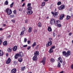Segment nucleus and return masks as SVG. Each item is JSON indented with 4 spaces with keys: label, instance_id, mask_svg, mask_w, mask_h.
I'll return each instance as SVG.
<instances>
[{
    "label": "nucleus",
    "instance_id": "nucleus-36",
    "mask_svg": "<svg viewBox=\"0 0 73 73\" xmlns=\"http://www.w3.org/2000/svg\"><path fill=\"white\" fill-rule=\"evenodd\" d=\"M57 4L58 5H61V2L60 1L58 2Z\"/></svg>",
    "mask_w": 73,
    "mask_h": 73
},
{
    "label": "nucleus",
    "instance_id": "nucleus-29",
    "mask_svg": "<svg viewBox=\"0 0 73 73\" xmlns=\"http://www.w3.org/2000/svg\"><path fill=\"white\" fill-rule=\"evenodd\" d=\"M18 61H19V62H21L23 61L22 58H19L18 59Z\"/></svg>",
    "mask_w": 73,
    "mask_h": 73
},
{
    "label": "nucleus",
    "instance_id": "nucleus-1",
    "mask_svg": "<svg viewBox=\"0 0 73 73\" xmlns=\"http://www.w3.org/2000/svg\"><path fill=\"white\" fill-rule=\"evenodd\" d=\"M62 54L64 56L66 57H68L71 54V52L70 50L68 51L67 52L65 51H63L62 52Z\"/></svg>",
    "mask_w": 73,
    "mask_h": 73
},
{
    "label": "nucleus",
    "instance_id": "nucleus-3",
    "mask_svg": "<svg viewBox=\"0 0 73 73\" xmlns=\"http://www.w3.org/2000/svg\"><path fill=\"white\" fill-rule=\"evenodd\" d=\"M55 25L57 26L58 27L60 28L61 27L62 25L60 24V21L58 20H56L55 23Z\"/></svg>",
    "mask_w": 73,
    "mask_h": 73
},
{
    "label": "nucleus",
    "instance_id": "nucleus-10",
    "mask_svg": "<svg viewBox=\"0 0 73 73\" xmlns=\"http://www.w3.org/2000/svg\"><path fill=\"white\" fill-rule=\"evenodd\" d=\"M39 55V52L38 51H36L34 53V55L35 56H37Z\"/></svg>",
    "mask_w": 73,
    "mask_h": 73
},
{
    "label": "nucleus",
    "instance_id": "nucleus-63",
    "mask_svg": "<svg viewBox=\"0 0 73 73\" xmlns=\"http://www.w3.org/2000/svg\"><path fill=\"white\" fill-rule=\"evenodd\" d=\"M64 73V71H62L60 72V73Z\"/></svg>",
    "mask_w": 73,
    "mask_h": 73
},
{
    "label": "nucleus",
    "instance_id": "nucleus-57",
    "mask_svg": "<svg viewBox=\"0 0 73 73\" xmlns=\"http://www.w3.org/2000/svg\"><path fill=\"white\" fill-rule=\"evenodd\" d=\"M72 35V33H70L69 34V36H71V35Z\"/></svg>",
    "mask_w": 73,
    "mask_h": 73
},
{
    "label": "nucleus",
    "instance_id": "nucleus-52",
    "mask_svg": "<svg viewBox=\"0 0 73 73\" xmlns=\"http://www.w3.org/2000/svg\"><path fill=\"white\" fill-rule=\"evenodd\" d=\"M25 5V3H24L22 5V7H24Z\"/></svg>",
    "mask_w": 73,
    "mask_h": 73
},
{
    "label": "nucleus",
    "instance_id": "nucleus-7",
    "mask_svg": "<svg viewBox=\"0 0 73 73\" xmlns=\"http://www.w3.org/2000/svg\"><path fill=\"white\" fill-rule=\"evenodd\" d=\"M11 58H8L6 62V63L7 64H9L11 63Z\"/></svg>",
    "mask_w": 73,
    "mask_h": 73
},
{
    "label": "nucleus",
    "instance_id": "nucleus-25",
    "mask_svg": "<svg viewBox=\"0 0 73 73\" xmlns=\"http://www.w3.org/2000/svg\"><path fill=\"white\" fill-rule=\"evenodd\" d=\"M38 26L40 27H42V24L40 22H39L38 24Z\"/></svg>",
    "mask_w": 73,
    "mask_h": 73
},
{
    "label": "nucleus",
    "instance_id": "nucleus-8",
    "mask_svg": "<svg viewBox=\"0 0 73 73\" xmlns=\"http://www.w3.org/2000/svg\"><path fill=\"white\" fill-rule=\"evenodd\" d=\"M46 58L45 57H44L43 59V60H42L40 62H42L43 65H45V64Z\"/></svg>",
    "mask_w": 73,
    "mask_h": 73
},
{
    "label": "nucleus",
    "instance_id": "nucleus-27",
    "mask_svg": "<svg viewBox=\"0 0 73 73\" xmlns=\"http://www.w3.org/2000/svg\"><path fill=\"white\" fill-rule=\"evenodd\" d=\"M32 9V7H28L27 8V11H31Z\"/></svg>",
    "mask_w": 73,
    "mask_h": 73
},
{
    "label": "nucleus",
    "instance_id": "nucleus-39",
    "mask_svg": "<svg viewBox=\"0 0 73 73\" xmlns=\"http://www.w3.org/2000/svg\"><path fill=\"white\" fill-rule=\"evenodd\" d=\"M22 30L24 32L25 31H26V29L25 27H23L22 28Z\"/></svg>",
    "mask_w": 73,
    "mask_h": 73
},
{
    "label": "nucleus",
    "instance_id": "nucleus-9",
    "mask_svg": "<svg viewBox=\"0 0 73 73\" xmlns=\"http://www.w3.org/2000/svg\"><path fill=\"white\" fill-rule=\"evenodd\" d=\"M27 15H32L33 13V11L32 10L28 11L27 12Z\"/></svg>",
    "mask_w": 73,
    "mask_h": 73
},
{
    "label": "nucleus",
    "instance_id": "nucleus-59",
    "mask_svg": "<svg viewBox=\"0 0 73 73\" xmlns=\"http://www.w3.org/2000/svg\"><path fill=\"white\" fill-rule=\"evenodd\" d=\"M19 11H23V9H19Z\"/></svg>",
    "mask_w": 73,
    "mask_h": 73
},
{
    "label": "nucleus",
    "instance_id": "nucleus-37",
    "mask_svg": "<svg viewBox=\"0 0 73 73\" xmlns=\"http://www.w3.org/2000/svg\"><path fill=\"white\" fill-rule=\"evenodd\" d=\"M28 7H31V3H29L27 4Z\"/></svg>",
    "mask_w": 73,
    "mask_h": 73
},
{
    "label": "nucleus",
    "instance_id": "nucleus-12",
    "mask_svg": "<svg viewBox=\"0 0 73 73\" xmlns=\"http://www.w3.org/2000/svg\"><path fill=\"white\" fill-rule=\"evenodd\" d=\"M64 14H61L60 17V18H59L60 20H63V19L64 17Z\"/></svg>",
    "mask_w": 73,
    "mask_h": 73
},
{
    "label": "nucleus",
    "instance_id": "nucleus-33",
    "mask_svg": "<svg viewBox=\"0 0 73 73\" xmlns=\"http://www.w3.org/2000/svg\"><path fill=\"white\" fill-rule=\"evenodd\" d=\"M13 12L15 15L17 14V11L16 10H15L14 11H13Z\"/></svg>",
    "mask_w": 73,
    "mask_h": 73
},
{
    "label": "nucleus",
    "instance_id": "nucleus-11",
    "mask_svg": "<svg viewBox=\"0 0 73 73\" xmlns=\"http://www.w3.org/2000/svg\"><path fill=\"white\" fill-rule=\"evenodd\" d=\"M37 59H38V58H37V56H35L33 58V60L35 61H37Z\"/></svg>",
    "mask_w": 73,
    "mask_h": 73
},
{
    "label": "nucleus",
    "instance_id": "nucleus-54",
    "mask_svg": "<svg viewBox=\"0 0 73 73\" xmlns=\"http://www.w3.org/2000/svg\"><path fill=\"white\" fill-rule=\"evenodd\" d=\"M11 35H9V36H7V37L8 38H11Z\"/></svg>",
    "mask_w": 73,
    "mask_h": 73
},
{
    "label": "nucleus",
    "instance_id": "nucleus-50",
    "mask_svg": "<svg viewBox=\"0 0 73 73\" xmlns=\"http://www.w3.org/2000/svg\"><path fill=\"white\" fill-rule=\"evenodd\" d=\"M71 68L72 69H73V64H72L71 66Z\"/></svg>",
    "mask_w": 73,
    "mask_h": 73
},
{
    "label": "nucleus",
    "instance_id": "nucleus-23",
    "mask_svg": "<svg viewBox=\"0 0 73 73\" xmlns=\"http://www.w3.org/2000/svg\"><path fill=\"white\" fill-rule=\"evenodd\" d=\"M4 54L3 51L1 50H0V56H3Z\"/></svg>",
    "mask_w": 73,
    "mask_h": 73
},
{
    "label": "nucleus",
    "instance_id": "nucleus-61",
    "mask_svg": "<svg viewBox=\"0 0 73 73\" xmlns=\"http://www.w3.org/2000/svg\"><path fill=\"white\" fill-rule=\"evenodd\" d=\"M28 21L27 20H25V23H28Z\"/></svg>",
    "mask_w": 73,
    "mask_h": 73
},
{
    "label": "nucleus",
    "instance_id": "nucleus-64",
    "mask_svg": "<svg viewBox=\"0 0 73 73\" xmlns=\"http://www.w3.org/2000/svg\"><path fill=\"white\" fill-rule=\"evenodd\" d=\"M49 70L50 71H52V68H50L49 69Z\"/></svg>",
    "mask_w": 73,
    "mask_h": 73
},
{
    "label": "nucleus",
    "instance_id": "nucleus-34",
    "mask_svg": "<svg viewBox=\"0 0 73 73\" xmlns=\"http://www.w3.org/2000/svg\"><path fill=\"white\" fill-rule=\"evenodd\" d=\"M24 34V31H22L21 32L20 35L21 36H23V35Z\"/></svg>",
    "mask_w": 73,
    "mask_h": 73
},
{
    "label": "nucleus",
    "instance_id": "nucleus-49",
    "mask_svg": "<svg viewBox=\"0 0 73 73\" xmlns=\"http://www.w3.org/2000/svg\"><path fill=\"white\" fill-rule=\"evenodd\" d=\"M27 43L28 44H31V41L29 40H28L27 41Z\"/></svg>",
    "mask_w": 73,
    "mask_h": 73
},
{
    "label": "nucleus",
    "instance_id": "nucleus-38",
    "mask_svg": "<svg viewBox=\"0 0 73 73\" xmlns=\"http://www.w3.org/2000/svg\"><path fill=\"white\" fill-rule=\"evenodd\" d=\"M49 44L50 45L51 44V45H52V41H48V43H49Z\"/></svg>",
    "mask_w": 73,
    "mask_h": 73
},
{
    "label": "nucleus",
    "instance_id": "nucleus-26",
    "mask_svg": "<svg viewBox=\"0 0 73 73\" xmlns=\"http://www.w3.org/2000/svg\"><path fill=\"white\" fill-rule=\"evenodd\" d=\"M58 64L57 65V67H58V68H60L61 67V64H60V62H58Z\"/></svg>",
    "mask_w": 73,
    "mask_h": 73
},
{
    "label": "nucleus",
    "instance_id": "nucleus-41",
    "mask_svg": "<svg viewBox=\"0 0 73 73\" xmlns=\"http://www.w3.org/2000/svg\"><path fill=\"white\" fill-rule=\"evenodd\" d=\"M5 5H8V1L7 0L5 1Z\"/></svg>",
    "mask_w": 73,
    "mask_h": 73
},
{
    "label": "nucleus",
    "instance_id": "nucleus-4",
    "mask_svg": "<svg viewBox=\"0 0 73 73\" xmlns=\"http://www.w3.org/2000/svg\"><path fill=\"white\" fill-rule=\"evenodd\" d=\"M51 13L54 17L57 18L58 17V12H55L54 13L52 11L51 12Z\"/></svg>",
    "mask_w": 73,
    "mask_h": 73
},
{
    "label": "nucleus",
    "instance_id": "nucleus-62",
    "mask_svg": "<svg viewBox=\"0 0 73 73\" xmlns=\"http://www.w3.org/2000/svg\"><path fill=\"white\" fill-rule=\"evenodd\" d=\"M6 26V25L5 24H4L3 25V27H5Z\"/></svg>",
    "mask_w": 73,
    "mask_h": 73
},
{
    "label": "nucleus",
    "instance_id": "nucleus-15",
    "mask_svg": "<svg viewBox=\"0 0 73 73\" xmlns=\"http://www.w3.org/2000/svg\"><path fill=\"white\" fill-rule=\"evenodd\" d=\"M17 70L16 69L14 68L13 69L11 70V73H16V72Z\"/></svg>",
    "mask_w": 73,
    "mask_h": 73
},
{
    "label": "nucleus",
    "instance_id": "nucleus-6",
    "mask_svg": "<svg viewBox=\"0 0 73 73\" xmlns=\"http://www.w3.org/2000/svg\"><path fill=\"white\" fill-rule=\"evenodd\" d=\"M55 23V20L53 19H52L50 21V25H53Z\"/></svg>",
    "mask_w": 73,
    "mask_h": 73
},
{
    "label": "nucleus",
    "instance_id": "nucleus-44",
    "mask_svg": "<svg viewBox=\"0 0 73 73\" xmlns=\"http://www.w3.org/2000/svg\"><path fill=\"white\" fill-rule=\"evenodd\" d=\"M27 38H24V42H27Z\"/></svg>",
    "mask_w": 73,
    "mask_h": 73
},
{
    "label": "nucleus",
    "instance_id": "nucleus-40",
    "mask_svg": "<svg viewBox=\"0 0 73 73\" xmlns=\"http://www.w3.org/2000/svg\"><path fill=\"white\" fill-rule=\"evenodd\" d=\"M55 46H53L51 47V49H55Z\"/></svg>",
    "mask_w": 73,
    "mask_h": 73
},
{
    "label": "nucleus",
    "instance_id": "nucleus-22",
    "mask_svg": "<svg viewBox=\"0 0 73 73\" xmlns=\"http://www.w3.org/2000/svg\"><path fill=\"white\" fill-rule=\"evenodd\" d=\"M7 41H5L3 42V45L4 46H6V45H7Z\"/></svg>",
    "mask_w": 73,
    "mask_h": 73
},
{
    "label": "nucleus",
    "instance_id": "nucleus-28",
    "mask_svg": "<svg viewBox=\"0 0 73 73\" xmlns=\"http://www.w3.org/2000/svg\"><path fill=\"white\" fill-rule=\"evenodd\" d=\"M49 53H53V50L51 48H50L49 50Z\"/></svg>",
    "mask_w": 73,
    "mask_h": 73
},
{
    "label": "nucleus",
    "instance_id": "nucleus-47",
    "mask_svg": "<svg viewBox=\"0 0 73 73\" xmlns=\"http://www.w3.org/2000/svg\"><path fill=\"white\" fill-rule=\"evenodd\" d=\"M13 63L14 65H16L17 64V62L16 61H14Z\"/></svg>",
    "mask_w": 73,
    "mask_h": 73
},
{
    "label": "nucleus",
    "instance_id": "nucleus-58",
    "mask_svg": "<svg viewBox=\"0 0 73 73\" xmlns=\"http://www.w3.org/2000/svg\"><path fill=\"white\" fill-rule=\"evenodd\" d=\"M8 56H9V54H8V53H7L6 54V56H7V57H8Z\"/></svg>",
    "mask_w": 73,
    "mask_h": 73
},
{
    "label": "nucleus",
    "instance_id": "nucleus-42",
    "mask_svg": "<svg viewBox=\"0 0 73 73\" xmlns=\"http://www.w3.org/2000/svg\"><path fill=\"white\" fill-rule=\"evenodd\" d=\"M25 67H22V70H24V69H25Z\"/></svg>",
    "mask_w": 73,
    "mask_h": 73
},
{
    "label": "nucleus",
    "instance_id": "nucleus-21",
    "mask_svg": "<svg viewBox=\"0 0 73 73\" xmlns=\"http://www.w3.org/2000/svg\"><path fill=\"white\" fill-rule=\"evenodd\" d=\"M55 61V60L53 58H51L50 59V62H51V63H53Z\"/></svg>",
    "mask_w": 73,
    "mask_h": 73
},
{
    "label": "nucleus",
    "instance_id": "nucleus-43",
    "mask_svg": "<svg viewBox=\"0 0 73 73\" xmlns=\"http://www.w3.org/2000/svg\"><path fill=\"white\" fill-rule=\"evenodd\" d=\"M11 21H12V22H13V23H15L16 21L15 20L12 19L11 20Z\"/></svg>",
    "mask_w": 73,
    "mask_h": 73
},
{
    "label": "nucleus",
    "instance_id": "nucleus-16",
    "mask_svg": "<svg viewBox=\"0 0 73 73\" xmlns=\"http://www.w3.org/2000/svg\"><path fill=\"white\" fill-rule=\"evenodd\" d=\"M58 60H59L60 62V63H62V62L63 61V60L62 59V58H61V57H60L58 58Z\"/></svg>",
    "mask_w": 73,
    "mask_h": 73
},
{
    "label": "nucleus",
    "instance_id": "nucleus-53",
    "mask_svg": "<svg viewBox=\"0 0 73 73\" xmlns=\"http://www.w3.org/2000/svg\"><path fill=\"white\" fill-rule=\"evenodd\" d=\"M53 35L54 37L56 36V34L54 33H53Z\"/></svg>",
    "mask_w": 73,
    "mask_h": 73
},
{
    "label": "nucleus",
    "instance_id": "nucleus-51",
    "mask_svg": "<svg viewBox=\"0 0 73 73\" xmlns=\"http://www.w3.org/2000/svg\"><path fill=\"white\" fill-rule=\"evenodd\" d=\"M38 45H37L36 47V49H38Z\"/></svg>",
    "mask_w": 73,
    "mask_h": 73
},
{
    "label": "nucleus",
    "instance_id": "nucleus-46",
    "mask_svg": "<svg viewBox=\"0 0 73 73\" xmlns=\"http://www.w3.org/2000/svg\"><path fill=\"white\" fill-rule=\"evenodd\" d=\"M27 50H30V49H31V46H29L27 48Z\"/></svg>",
    "mask_w": 73,
    "mask_h": 73
},
{
    "label": "nucleus",
    "instance_id": "nucleus-31",
    "mask_svg": "<svg viewBox=\"0 0 73 73\" xmlns=\"http://www.w3.org/2000/svg\"><path fill=\"white\" fill-rule=\"evenodd\" d=\"M14 4V3L13 2L11 3V4H10V8H12L13 7V5Z\"/></svg>",
    "mask_w": 73,
    "mask_h": 73
},
{
    "label": "nucleus",
    "instance_id": "nucleus-32",
    "mask_svg": "<svg viewBox=\"0 0 73 73\" xmlns=\"http://www.w3.org/2000/svg\"><path fill=\"white\" fill-rule=\"evenodd\" d=\"M69 19H70V16L68 15L67 16L66 19H67V20H69Z\"/></svg>",
    "mask_w": 73,
    "mask_h": 73
},
{
    "label": "nucleus",
    "instance_id": "nucleus-19",
    "mask_svg": "<svg viewBox=\"0 0 73 73\" xmlns=\"http://www.w3.org/2000/svg\"><path fill=\"white\" fill-rule=\"evenodd\" d=\"M47 30L49 32H52V28L50 26H49L48 27Z\"/></svg>",
    "mask_w": 73,
    "mask_h": 73
},
{
    "label": "nucleus",
    "instance_id": "nucleus-5",
    "mask_svg": "<svg viewBox=\"0 0 73 73\" xmlns=\"http://www.w3.org/2000/svg\"><path fill=\"white\" fill-rule=\"evenodd\" d=\"M65 5H62L59 6L58 8V9H59V10H62L65 9Z\"/></svg>",
    "mask_w": 73,
    "mask_h": 73
},
{
    "label": "nucleus",
    "instance_id": "nucleus-35",
    "mask_svg": "<svg viewBox=\"0 0 73 73\" xmlns=\"http://www.w3.org/2000/svg\"><path fill=\"white\" fill-rule=\"evenodd\" d=\"M51 44H49V42L48 43H47V44H46V46L47 47H49V46H51Z\"/></svg>",
    "mask_w": 73,
    "mask_h": 73
},
{
    "label": "nucleus",
    "instance_id": "nucleus-24",
    "mask_svg": "<svg viewBox=\"0 0 73 73\" xmlns=\"http://www.w3.org/2000/svg\"><path fill=\"white\" fill-rule=\"evenodd\" d=\"M36 44L37 43L36 42H34L32 45V47H33V48H34L35 46H36Z\"/></svg>",
    "mask_w": 73,
    "mask_h": 73
},
{
    "label": "nucleus",
    "instance_id": "nucleus-14",
    "mask_svg": "<svg viewBox=\"0 0 73 73\" xmlns=\"http://www.w3.org/2000/svg\"><path fill=\"white\" fill-rule=\"evenodd\" d=\"M17 49V46H15L13 48V51H16Z\"/></svg>",
    "mask_w": 73,
    "mask_h": 73
},
{
    "label": "nucleus",
    "instance_id": "nucleus-18",
    "mask_svg": "<svg viewBox=\"0 0 73 73\" xmlns=\"http://www.w3.org/2000/svg\"><path fill=\"white\" fill-rule=\"evenodd\" d=\"M12 48H8L7 51L8 52H12Z\"/></svg>",
    "mask_w": 73,
    "mask_h": 73
},
{
    "label": "nucleus",
    "instance_id": "nucleus-60",
    "mask_svg": "<svg viewBox=\"0 0 73 73\" xmlns=\"http://www.w3.org/2000/svg\"><path fill=\"white\" fill-rule=\"evenodd\" d=\"M37 32V30L36 29H35L34 30V32H35H35Z\"/></svg>",
    "mask_w": 73,
    "mask_h": 73
},
{
    "label": "nucleus",
    "instance_id": "nucleus-13",
    "mask_svg": "<svg viewBox=\"0 0 73 73\" xmlns=\"http://www.w3.org/2000/svg\"><path fill=\"white\" fill-rule=\"evenodd\" d=\"M19 54V56L21 58V57H23V53L22 52H20L19 53H18Z\"/></svg>",
    "mask_w": 73,
    "mask_h": 73
},
{
    "label": "nucleus",
    "instance_id": "nucleus-20",
    "mask_svg": "<svg viewBox=\"0 0 73 73\" xmlns=\"http://www.w3.org/2000/svg\"><path fill=\"white\" fill-rule=\"evenodd\" d=\"M19 53L17 54L15 56V59H17L18 58H19Z\"/></svg>",
    "mask_w": 73,
    "mask_h": 73
},
{
    "label": "nucleus",
    "instance_id": "nucleus-48",
    "mask_svg": "<svg viewBox=\"0 0 73 73\" xmlns=\"http://www.w3.org/2000/svg\"><path fill=\"white\" fill-rule=\"evenodd\" d=\"M10 17H12V18H13V17H15V16L14 15H10Z\"/></svg>",
    "mask_w": 73,
    "mask_h": 73
},
{
    "label": "nucleus",
    "instance_id": "nucleus-55",
    "mask_svg": "<svg viewBox=\"0 0 73 73\" xmlns=\"http://www.w3.org/2000/svg\"><path fill=\"white\" fill-rule=\"evenodd\" d=\"M1 43H2V40L1 39L0 40V45L1 44Z\"/></svg>",
    "mask_w": 73,
    "mask_h": 73
},
{
    "label": "nucleus",
    "instance_id": "nucleus-17",
    "mask_svg": "<svg viewBox=\"0 0 73 73\" xmlns=\"http://www.w3.org/2000/svg\"><path fill=\"white\" fill-rule=\"evenodd\" d=\"M32 28L31 27H30L29 28L28 32L29 33H31L32 32Z\"/></svg>",
    "mask_w": 73,
    "mask_h": 73
},
{
    "label": "nucleus",
    "instance_id": "nucleus-2",
    "mask_svg": "<svg viewBox=\"0 0 73 73\" xmlns=\"http://www.w3.org/2000/svg\"><path fill=\"white\" fill-rule=\"evenodd\" d=\"M5 12L7 13L8 15H11L12 13V10L8 8L6 9Z\"/></svg>",
    "mask_w": 73,
    "mask_h": 73
},
{
    "label": "nucleus",
    "instance_id": "nucleus-30",
    "mask_svg": "<svg viewBox=\"0 0 73 73\" xmlns=\"http://www.w3.org/2000/svg\"><path fill=\"white\" fill-rule=\"evenodd\" d=\"M45 2H42V5H41V7H43V6H44V5H45Z\"/></svg>",
    "mask_w": 73,
    "mask_h": 73
},
{
    "label": "nucleus",
    "instance_id": "nucleus-56",
    "mask_svg": "<svg viewBox=\"0 0 73 73\" xmlns=\"http://www.w3.org/2000/svg\"><path fill=\"white\" fill-rule=\"evenodd\" d=\"M27 45H24L23 46V48H25V47H27Z\"/></svg>",
    "mask_w": 73,
    "mask_h": 73
},
{
    "label": "nucleus",
    "instance_id": "nucleus-45",
    "mask_svg": "<svg viewBox=\"0 0 73 73\" xmlns=\"http://www.w3.org/2000/svg\"><path fill=\"white\" fill-rule=\"evenodd\" d=\"M48 40L50 41H52L51 40H53V39L51 38H49Z\"/></svg>",
    "mask_w": 73,
    "mask_h": 73
}]
</instances>
